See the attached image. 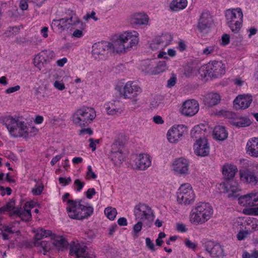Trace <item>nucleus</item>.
Here are the masks:
<instances>
[{
  "label": "nucleus",
  "mask_w": 258,
  "mask_h": 258,
  "mask_svg": "<svg viewBox=\"0 0 258 258\" xmlns=\"http://www.w3.org/2000/svg\"><path fill=\"white\" fill-rule=\"evenodd\" d=\"M224 189L228 192V197L234 196V194L239 191L241 189L240 186L237 182L230 181L224 184Z\"/></svg>",
  "instance_id": "obj_30"
},
{
  "label": "nucleus",
  "mask_w": 258,
  "mask_h": 258,
  "mask_svg": "<svg viewBox=\"0 0 258 258\" xmlns=\"http://www.w3.org/2000/svg\"><path fill=\"white\" fill-rule=\"evenodd\" d=\"M53 86L59 91H62L66 88L64 83L58 81H55L53 83Z\"/></svg>",
  "instance_id": "obj_55"
},
{
  "label": "nucleus",
  "mask_w": 258,
  "mask_h": 258,
  "mask_svg": "<svg viewBox=\"0 0 258 258\" xmlns=\"http://www.w3.org/2000/svg\"><path fill=\"white\" fill-rule=\"evenodd\" d=\"M162 97L155 95L153 96L150 100V107L151 109H156L162 105Z\"/></svg>",
  "instance_id": "obj_41"
},
{
  "label": "nucleus",
  "mask_w": 258,
  "mask_h": 258,
  "mask_svg": "<svg viewBox=\"0 0 258 258\" xmlns=\"http://www.w3.org/2000/svg\"><path fill=\"white\" fill-rule=\"evenodd\" d=\"M204 132L203 130L199 126H195L191 131L190 134L192 138L197 140H202V138Z\"/></svg>",
  "instance_id": "obj_40"
},
{
  "label": "nucleus",
  "mask_w": 258,
  "mask_h": 258,
  "mask_svg": "<svg viewBox=\"0 0 258 258\" xmlns=\"http://www.w3.org/2000/svg\"><path fill=\"white\" fill-rule=\"evenodd\" d=\"M34 245L36 246H41L45 252H47L50 249V245L46 241H35Z\"/></svg>",
  "instance_id": "obj_47"
},
{
  "label": "nucleus",
  "mask_w": 258,
  "mask_h": 258,
  "mask_svg": "<svg viewBox=\"0 0 258 258\" xmlns=\"http://www.w3.org/2000/svg\"><path fill=\"white\" fill-rule=\"evenodd\" d=\"M42 53H44L45 55V58L47 61H49L50 60L52 59L55 57V54L53 51L51 50H44L41 51Z\"/></svg>",
  "instance_id": "obj_50"
},
{
  "label": "nucleus",
  "mask_w": 258,
  "mask_h": 258,
  "mask_svg": "<svg viewBox=\"0 0 258 258\" xmlns=\"http://www.w3.org/2000/svg\"><path fill=\"white\" fill-rule=\"evenodd\" d=\"M213 23L210 14L208 13H203L199 20L198 27L201 32L209 29Z\"/></svg>",
  "instance_id": "obj_24"
},
{
  "label": "nucleus",
  "mask_w": 258,
  "mask_h": 258,
  "mask_svg": "<svg viewBox=\"0 0 258 258\" xmlns=\"http://www.w3.org/2000/svg\"><path fill=\"white\" fill-rule=\"evenodd\" d=\"M146 244L147 247L152 251H155V246L153 242L149 237L146 238Z\"/></svg>",
  "instance_id": "obj_59"
},
{
  "label": "nucleus",
  "mask_w": 258,
  "mask_h": 258,
  "mask_svg": "<svg viewBox=\"0 0 258 258\" xmlns=\"http://www.w3.org/2000/svg\"><path fill=\"white\" fill-rule=\"evenodd\" d=\"M17 208H15V202L12 201L7 203L5 206L1 208L4 214L6 212H10V214L14 209Z\"/></svg>",
  "instance_id": "obj_45"
},
{
  "label": "nucleus",
  "mask_w": 258,
  "mask_h": 258,
  "mask_svg": "<svg viewBox=\"0 0 258 258\" xmlns=\"http://www.w3.org/2000/svg\"><path fill=\"white\" fill-rule=\"evenodd\" d=\"M43 186L39 185L33 188L32 192L34 195L37 196L41 194L43 190Z\"/></svg>",
  "instance_id": "obj_62"
},
{
  "label": "nucleus",
  "mask_w": 258,
  "mask_h": 258,
  "mask_svg": "<svg viewBox=\"0 0 258 258\" xmlns=\"http://www.w3.org/2000/svg\"><path fill=\"white\" fill-rule=\"evenodd\" d=\"M187 4V0H173L170 4V8L173 11H178L185 8Z\"/></svg>",
  "instance_id": "obj_34"
},
{
  "label": "nucleus",
  "mask_w": 258,
  "mask_h": 258,
  "mask_svg": "<svg viewBox=\"0 0 258 258\" xmlns=\"http://www.w3.org/2000/svg\"><path fill=\"white\" fill-rule=\"evenodd\" d=\"M217 50L218 47L215 45L207 46L203 49L202 54L206 56H209L217 52Z\"/></svg>",
  "instance_id": "obj_44"
},
{
  "label": "nucleus",
  "mask_w": 258,
  "mask_h": 258,
  "mask_svg": "<svg viewBox=\"0 0 258 258\" xmlns=\"http://www.w3.org/2000/svg\"><path fill=\"white\" fill-rule=\"evenodd\" d=\"M150 48L153 50H157L160 49H163L161 46L156 39H154L150 45Z\"/></svg>",
  "instance_id": "obj_54"
},
{
  "label": "nucleus",
  "mask_w": 258,
  "mask_h": 258,
  "mask_svg": "<svg viewBox=\"0 0 258 258\" xmlns=\"http://www.w3.org/2000/svg\"><path fill=\"white\" fill-rule=\"evenodd\" d=\"M95 12L94 11H92L91 14L87 13L85 16H84L83 19L87 21L89 19L92 18L95 21H97L98 20V18L95 17Z\"/></svg>",
  "instance_id": "obj_63"
},
{
  "label": "nucleus",
  "mask_w": 258,
  "mask_h": 258,
  "mask_svg": "<svg viewBox=\"0 0 258 258\" xmlns=\"http://www.w3.org/2000/svg\"><path fill=\"white\" fill-rule=\"evenodd\" d=\"M19 7L23 11L27 10L28 8V0H20Z\"/></svg>",
  "instance_id": "obj_64"
},
{
  "label": "nucleus",
  "mask_w": 258,
  "mask_h": 258,
  "mask_svg": "<svg viewBox=\"0 0 258 258\" xmlns=\"http://www.w3.org/2000/svg\"><path fill=\"white\" fill-rule=\"evenodd\" d=\"M213 214L212 207L208 203H202L192 209L190 215V221L196 225L203 224L212 217Z\"/></svg>",
  "instance_id": "obj_4"
},
{
  "label": "nucleus",
  "mask_w": 258,
  "mask_h": 258,
  "mask_svg": "<svg viewBox=\"0 0 258 258\" xmlns=\"http://www.w3.org/2000/svg\"><path fill=\"white\" fill-rule=\"evenodd\" d=\"M106 113L109 115H118L123 112L120 102L117 100H112L104 104Z\"/></svg>",
  "instance_id": "obj_21"
},
{
  "label": "nucleus",
  "mask_w": 258,
  "mask_h": 258,
  "mask_svg": "<svg viewBox=\"0 0 258 258\" xmlns=\"http://www.w3.org/2000/svg\"><path fill=\"white\" fill-rule=\"evenodd\" d=\"M232 124L237 127H245L249 126L251 121L246 117H240L233 120Z\"/></svg>",
  "instance_id": "obj_37"
},
{
  "label": "nucleus",
  "mask_w": 258,
  "mask_h": 258,
  "mask_svg": "<svg viewBox=\"0 0 258 258\" xmlns=\"http://www.w3.org/2000/svg\"><path fill=\"white\" fill-rule=\"evenodd\" d=\"M131 163L132 167L137 170H144L151 165V158L147 154H140L135 155Z\"/></svg>",
  "instance_id": "obj_12"
},
{
  "label": "nucleus",
  "mask_w": 258,
  "mask_h": 258,
  "mask_svg": "<svg viewBox=\"0 0 258 258\" xmlns=\"http://www.w3.org/2000/svg\"><path fill=\"white\" fill-rule=\"evenodd\" d=\"M1 123L7 128L9 134L14 137H25L26 123L18 117L7 115L0 118Z\"/></svg>",
  "instance_id": "obj_3"
},
{
  "label": "nucleus",
  "mask_w": 258,
  "mask_h": 258,
  "mask_svg": "<svg viewBox=\"0 0 258 258\" xmlns=\"http://www.w3.org/2000/svg\"><path fill=\"white\" fill-rule=\"evenodd\" d=\"M162 48L168 46L172 40V37L169 34H165L156 38Z\"/></svg>",
  "instance_id": "obj_36"
},
{
  "label": "nucleus",
  "mask_w": 258,
  "mask_h": 258,
  "mask_svg": "<svg viewBox=\"0 0 258 258\" xmlns=\"http://www.w3.org/2000/svg\"><path fill=\"white\" fill-rule=\"evenodd\" d=\"M237 172V168L235 165L227 164L223 166V174L224 178L227 180L232 179Z\"/></svg>",
  "instance_id": "obj_31"
},
{
  "label": "nucleus",
  "mask_w": 258,
  "mask_h": 258,
  "mask_svg": "<svg viewBox=\"0 0 258 258\" xmlns=\"http://www.w3.org/2000/svg\"><path fill=\"white\" fill-rule=\"evenodd\" d=\"M86 177L87 178H92L96 179L97 177L96 174L93 172L92 167L90 165L88 166L87 167V171L86 173Z\"/></svg>",
  "instance_id": "obj_51"
},
{
  "label": "nucleus",
  "mask_w": 258,
  "mask_h": 258,
  "mask_svg": "<svg viewBox=\"0 0 258 258\" xmlns=\"http://www.w3.org/2000/svg\"><path fill=\"white\" fill-rule=\"evenodd\" d=\"M119 146V145L115 144H113L112 146L111 157L112 160L114 161V164L116 165L121 164L124 159V156L122 154L121 150L119 149L118 150H116Z\"/></svg>",
  "instance_id": "obj_28"
},
{
  "label": "nucleus",
  "mask_w": 258,
  "mask_h": 258,
  "mask_svg": "<svg viewBox=\"0 0 258 258\" xmlns=\"http://www.w3.org/2000/svg\"><path fill=\"white\" fill-rule=\"evenodd\" d=\"M1 230L8 233H14L15 232H17L18 231L16 228H15L14 226L12 224H10L9 225H3Z\"/></svg>",
  "instance_id": "obj_48"
},
{
  "label": "nucleus",
  "mask_w": 258,
  "mask_h": 258,
  "mask_svg": "<svg viewBox=\"0 0 258 258\" xmlns=\"http://www.w3.org/2000/svg\"><path fill=\"white\" fill-rule=\"evenodd\" d=\"M87 247L79 243H73L71 246L70 254L76 257H86Z\"/></svg>",
  "instance_id": "obj_25"
},
{
  "label": "nucleus",
  "mask_w": 258,
  "mask_h": 258,
  "mask_svg": "<svg viewBox=\"0 0 258 258\" xmlns=\"http://www.w3.org/2000/svg\"><path fill=\"white\" fill-rule=\"evenodd\" d=\"M141 91L140 87L136 82L129 81L124 85L121 94L124 98L130 99L132 103L136 105L139 103L137 96L141 93Z\"/></svg>",
  "instance_id": "obj_11"
},
{
  "label": "nucleus",
  "mask_w": 258,
  "mask_h": 258,
  "mask_svg": "<svg viewBox=\"0 0 258 258\" xmlns=\"http://www.w3.org/2000/svg\"><path fill=\"white\" fill-rule=\"evenodd\" d=\"M134 216L137 220L143 222L153 220L154 214L152 208L147 204L140 203L135 205L134 209Z\"/></svg>",
  "instance_id": "obj_9"
},
{
  "label": "nucleus",
  "mask_w": 258,
  "mask_h": 258,
  "mask_svg": "<svg viewBox=\"0 0 258 258\" xmlns=\"http://www.w3.org/2000/svg\"><path fill=\"white\" fill-rule=\"evenodd\" d=\"M26 131L25 138L36 134L38 130L34 126H27L26 124Z\"/></svg>",
  "instance_id": "obj_46"
},
{
  "label": "nucleus",
  "mask_w": 258,
  "mask_h": 258,
  "mask_svg": "<svg viewBox=\"0 0 258 258\" xmlns=\"http://www.w3.org/2000/svg\"><path fill=\"white\" fill-rule=\"evenodd\" d=\"M51 28L53 31L61 33L65 29H68L67 21L65 18L53 20L51 23Z\"/></svg>",
  "instance_id": "obj_29"
},
{
  "label": "nucleus",
  "mask_w": 258,
  "mask_h": 258,
  "mask_svg": "<svg viewBox=\"0 0 258 258\" xmlns=\"http://www.w3.org/2000/svg\"><path fill=\"white\" fill-rule=\"evenodd\" d=\"M252 101V98L249 95H239L234 99L233 103L236 108L246 109L247 108Z\"/></svg>",
  "instance_id": "obj_22"
},
{
  "label": "nucleus",
  "mask_w": 258,
  "mask_h": 258,
  "mask_svg": "<svg viewBox=\"0 0 258 258\" xmlns=\"http://www.w3.org/2000/svg\"><path fill=\"white\" fill-rule=\"evenodd\" d=\"M200 73L204 77H221L225 73V66L221 61H210L206 66L200 69Z\"/></svg>",
  "instance_id": "obj_7"
},
{
  "label": "nucleus",
  "mask_w": 258,
  "mask_h": 258,
  "mask_svg": "<svg viewBox=\"0 0 258 258\" xmlns=\"http://www.w3.org/2000/svg\"><path fill=\"white\" fill-rule=\"evenodd\" d=\"M184 244L187 247L192 250L195 249L198 245L197 242L192 241L189 239H185L184 240Z\"/></svg>",
  "instance_id": "obj_49"
},
{
  "label": "nucleus",
  "mask_w": 258,
  "mask_h": 258,
  "mask_svg": "<svg viewBox=\"0 0 258 258\" xmlns=\"http://www.w3.org/2000/svg\"><path fill=\"white\" fill-rule=\"evenodd\" d=\"M176 230L180 232H185L187 231V228L185 224L182 223H177L176 226Z\"/></svg>",
  "instance_id": "obj_57"
},
{
  "label": "nucleus",
  "mask_w": 258,
  "mask_h": 258,
  "mask_svg": "<svg viewBox=\"0 0 258 258\" xmlns=\"http://www.w3.org/2000/svg\"><path fill=\"white\" fill-rule=\"evenodd\" d=\"M51 234L52 232L50 230H43V229H38L36 231L34 238L36 241H39L43 238L51 235Z\"/></svg>",
  "instance_id": "obj_42"
},
{
  "label": "nucleus",
  "mask_w": 258,
  "mask_h": 258,
  "mask_svg": "<svg viewBox=\"0 0 258 258\" xmlns=\"http://www.w3.org/2000/svg\"><path fill=\"white\" fill-rule=\"evenodd\" d=\"M249 234V233L247 230L240 231L238 233L237 238L239 240H242L246 238Z\"/></svg>",
  "instance_id": "obj_52"
},
{
  "label": "nucleus",
  "mask_w": 258,
  "mask_h": 258,
  "mask_svg": "<svg viewBox=\"0 0 258 258\" xmlns=\"http://www.w3.org/2000/svg\"><path fill=\"white\" fill-rule=\"evenodd\" d=\"M41 52L38 54L34 59V64L40 71L45 67V64L48 62L45 58V55Z\"/></svg>",
  "instance_id": "obj_33"
},
{
  "label": "nucleus",
  "mask_w": 258,
  "mask_h": 258,
  "mask_svg": "<svg viewBox=\"0 0 258 258\" xmlns=\"http://www.w3.org/2000/svg\"><path fill=\"white\" fill-rule=\"evenodd\" d=\"M205 250L213 257H222L224 255L223 246L213 241H208L205 244Z\"/></svg>",
  "instance_id": "obj_16"
},
{
  "label": "nucleus",
  "mask_w": 258,
  "mask_h": 258,
  "mask_svg": "<svg viewBox=\"0 0 258 258\" xmlns=\"http://www.w3.org/2000/svg\"><path fill=\"white\" fill-rule=\"evenodd\" d=\"M52 243L58 249H61L68 245V241L62 236L56 237Z\"/></svg>",
  "instance_id": "obj_39"
},
{
  "label": "nucleus",
  "mask_w": 258,
  "mask_h": 258,
  "mask_svg": "<svg viewBox=\"0 0 258 258\" xmlns=\"http://www.w3.org/2000/svg\"><path fill=\"white\" fill-rule=\"evenodd\" d=\"M139 34L136 31H127L120 34L113 41L114 49L117 53H124L136 47L139 42Z\"/></svg>",
  "instance_id": "obj_1"
},
{
  "label": "nucleus",
  "mask_w": 258,
  "mask_h": 258,
  "mask_svg": "<svg viewBox=\"0 0 258 258\" xmlns=\"http://www.w3.org/2000/svg\"><path fill=\"white\" fill-rule=\"evenodd\" d=\"M96 116V111L93 108L83 106L73 114L72 120L75 124L82 127L91 123Z\"/></svg>",
  "instance_id": "obj_5"
},
{
  "label": "nucleus",
  "mask_w": 258,
  "mask_h": 258,
  "mask_svg": "<svg viewBox=\"0 0 258 258\" xmlns=\"http://www.w3.org/2000/svg\"><path fill=\"white\" fill-rule=\"evenodd\" d=\"M109 51L115 52L114 49L113 42H98L93 45L92 54L95 59L98 60H103L107 57Z\"/></svg>",
  "instance_id": "obj_8"
},
{
  "label": "nucleus",
  "mask_w": 258,
  "mask_h": 258,
  "mask_svg": "<svg viewBox=\"0 0 258 258\" xmlns=\"http://www.w3.org/2000/svg\"><path fill=\"white\" fill-rule=\"evenodd\" d=\"M257 257H258V252L256 251L253 252L251 254H250L248 252L245 251L242 254V258H256Z\"/></svg>",
  "instance_id": "obj_60"
},
{
  "label": "nucleus",
  "mask_w": 258,
  "mask_h": 258,
  "mask_svg": "<svg viewBox=\"0 0 258 258\" xmlns=\"http://www.w3.org/2000/svg\"><path fill=\"white\" fill-rule=\"evenodd\" d=\"M221 100V96L217 93H211L206 95L204 102L206 105L208 107H213L218 104Z\"/></svg>",
  "instance_id": "obj_26"
},
{
  "label": "nucleus",
  "mask_w": 258,
  "mask_h": 258,
  "mask_svg": "<svg viewBox=\"0 0 258 258\" xmlns=\"http://www.w3.org/2000/svg\"><path fill=\"white\" fill-rule=\"evenodd\" d=\"M104 213L109 220H113L117 215V211L115 208L108 207L105 209Z\"/></svg>",
  "instance_id": "obj_43"
},
{
  "label": "nucleus",
  "mask_w": 258,
  "mask_h": 258,
  "mask_svg": "<svg viewBox=\"0 0 258 258\" xmlns=\"http://www.w3.org/2000/svg\"><path fill=\"white\" fill-rule=\"evenodd\" d=\"M69 18H64L67 21L68 26L69 28L70 25H75L80 22L76 14L72 11L69 10L67 12Z\"/></svg>",
  "instance_id": "obj_38"
},
{
  "label": "nucleus",
  "mask_w": 258,
  "mask_h": 258,
  "mask_svg": "<svg viewBox=\"0 0 258 258\" xmlns=\"http://www.w3.org/2000/svg\"><path fill=\"white\" fill-rule=\"evenodd\" d=\"M199 110V104L195 99H188L184 101L181 106V113L185 116H192Z\"/></svg>",
  "instance_id": "obj_14"
},
{
  "label": "nucleus",
  "mask_w": 258,
  "mask_h": 258,
  "mask_svg": "<svg viewBox=\"0 0 258 258\" xmlns=\"http://www.w3.org/2000/svg\"><path fill=\"white\" fill-rule=\"evenodd\" d=\"M148 16L144 13H136L131 15L130 23L134 26L147 25L149 24Z\"/></svg>",
  "instance_id": "obj_23"
},
{
  "label": "nucleus",
  "mask_w": 258,
  "mask_h": 258,
  "mask_svg": "<svg viewBox=\"0 0 258 258\" xmlns=\"http://www.w3.org/2000/svg\"><path fill=\"white\" fill-rule=\"evenodd\" d=\"M239 177L242 182L251 186H255L258 183L257 175L254 172L248 169L240 170Z\"/></svg>",
  "instance_id": "obj_18"
},
{
  "label": "nucleus",
  "mask_w": 258,
  "mask_h": 258,
  "mask_svg": "<svg viewBox=\"0 0 258 258\" xmlns=\"http://www.w3.org/2000/svg\"><path fill=\"white\" fill-rule=\"evenodd\" d=\"M214 138L219 141H223L228 137V133L224 127L217 126L214 128L213 132Z\"/></svg>",
  "instance_id": "obj_32"
},
{
  "label": "nucleus",
  "mask_w": 258,
  "mask_h": 258,
  "mask_svg": "<svg viewBox=\"0 0 258 258\" xmlns=\"http://www.w3.org/2000/svg\"><path fill=\"white\" fill-rule=\"evenodd\" d=\"M238 203L242 206L252 207L258 205V192L252 191L238 198Z\"/></svg>",
  "instance_id": "obj_17"
},
{
  "label": "nucleus",
  "mask_w": 258,
  "mask_h": 258,
  "mask_svg": "<svg viewBox=\"0 0 258 258\" xmlns=\"http://www.w3.org/2000/svg\"><path fill=\"white\" fill-rule=\"evenodd\" d=\"M167 70L166 63L164 61H159L156 66H155V69H149L148 72L150 75H156L165 72Z\"/></svg>",
  "instance_id": "obj_35"
},
{
  "label": "nucleus",
  "mask_w": 258,
  "mask_h": 258,
  "mask_svg": "<svg viewBox=\"0 0 258 258\" xmlns=\"http://www.w3.org/2000/svg\"><path fill=\"white\" fill-rule=\"evenodd\" d=\"M20 89V86L19 85H16L14 87H12L8 88L6 90L5 92L6 94H9L18 91Z\"/></svg>",
  "instance_id": "obj_61"
},
{
  "label": "nucleus",
  "mask_w": 258,
  "mask_h": 258,
  "mask_svg": "<svg viewBox=\"0 0 258 258\" xmlns=\"http://www.w3.org/2000/svg\"><path fill=\"white\" fill-rule=\"evenodd\" d=\"M225 16L227 23L231 30L234 33L240 31L243 22V13L240 8L228 10L226 11Z\"/></svg>",
  "instance_id": "obj_6"
},
{
  "label": "nucleus",
  "mask_w": 258,
  "mask_h": 258,
  "mask_svg": "<svg viewBox=\"0 0 258 258\" xmlns=\"http://www.w3.org/2000/svg\"><path fill=\"white\" fill-rule=\"evenodd\" d=\"M247 153L253 157H258V138L249 140L246 144Z\"/></svg>",
  "instance_id": "obj_27"
},
{
  "label": "nucleus",
  "mask_w": 258,
  "mask_h": 258,
  "mask_svg": "<svg viewBox=\"0 0 258 258\" xmlns=\"http://www.w3.org/2000/svg\"><path fill=\"white\" fill-rule=\"evenodd\" d=\"M58 181L59 183L61 184L62 186H66L69 184L71 182L72 179L71 177L66 178L60 177H59Z\"/></svg>",
  "instance_id": "obj_56"
},
{
  "label": "nucleus",
  "mask_w": 258,
  "mask_h": 258,
  "mask_svg": "<svg viewBox=\"0 0 258 258\" xmlns=\"http://www.w3.org/2000/svg\"><path fill=\"white\" fill-rule=\"evenodd\" d=\"M186 132V127L184 125L173 126L168 130L167 133V139L171 143H176L181 140Z\"/></svg>",
  "instance_id": "obj_15"
},
{
  "label": "nucleus",
  "mask_w": 258,
  "mask_h": 258,
  "mask_svg": "<svg viewBox=\"0 0 258 258\" xmlns=\"http://www.w3.org/2000/svg\"><path fill=\"white\" fill-rule=\"evenodd\" d=\"M195 194L191 185L188 183L181 184L177 192V201L181 204L188 205L194 202Z\"/></svg>",
  "instance_id": "obj_10"
},
{
  "label": "nucleus",
  "mask_w": 258,
  "mask_h": 258,
  "mask_svg": "<svg viewBox=\"0 0 258 258\" xmlns=\"http://www.w3.org/2000/svg\"><path fill=\"white\" fill-rule=\"evenodd\" d=\"M34 206L31 202H26L23 208H17L10 213V216L18 217L22 221H29L32 219L31 210Z\"/></svg>",
  "instance_id": "obj_13"
},
{
  "label": "nucleus",
  "mask_w": 258,
  "mask_h": 258,
  "mask_svg": "<svg viewBox=\"0 0 258 258\" xmlns=\"http://www.w3.org/2000/svg\"><path fill=\"white\" fill-rule=\"evenodd\" d=\"M80 200L68 201L66 210L69 217L73 219L83 220L88 218L93 213L92 206H85L82 204Z\"/></svg>",
  "instance_id": "obj_2"
},
{
  "label": "nucleus",
  "mask_w": 258,
  "mask_h": 258,
  "mask_svg": "<svg viewBox=\"0 0 258 258\" xmlns=\"http://www.w3.org/2000/svg\"><path fill=\"white\" fill-rule=\"evenodd\" d=\"M195 154L199 156L205 157L209 155V145L207 140L203 138L202 140H197L194 145Z\"/></svg>",
  "instance_id": "obj_20"
},
{
  "label": "nucleus",
  "mask_w": 258,
  "mask_h": 258,
  "mask_svg": "<svg viewBox=\"0 0 258 258\" xmlns=\"http://www.w3.org/2000/svg\"><path fill=\"white\" fill-rule=\"evenodd\" d=\"M142 222V221L140 220L134 226L133 230L135 233H137L141 230L143 226Z\"/></svg>",
  "instance_id": "obj_58"
},
{
  "label": "nucleus",
  "mask_w": 258,
  "mask_h": 258,
  "mask_svg": "<svg viewBox=\"0 0 258 258\" xmlns=\"http://www.w3.org/2000/svg\"><path fill=\"white\" fill-rule=\"evenodd\" d=\"M75 188L77 191H80L83 188L85 185V182L81 181V180L77 179L74 181Z\"/></svg>",
  "instance_id": "obj_53"
},
{
  "label": "nucleus",
  "mask_w": 258,
  "mask_h": 258,
  "mask_svg": "<svg viewBox=\"0 0 258 258\" xmlns=\"http://www.w3.org/2000/svg\"><path fill=\"white\" fill-rule=\"evenodd\" d=\"M173 171L180 175H186L188 174L189 163L187 159L179 158L175 159L173 164Z\"/></svg>",
  "instance_id": "obj_19"
}]
</instances>
